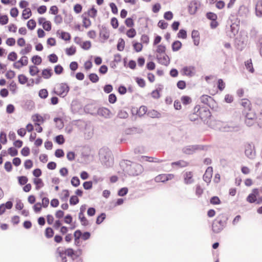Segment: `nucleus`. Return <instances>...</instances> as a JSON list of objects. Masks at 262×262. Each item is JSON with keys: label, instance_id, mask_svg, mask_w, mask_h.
<instances>
[{"label": "nucleus", "instance_id": "1", "mask_svg": "<svg viewBox=\"0 0 262 262\" xmlns=\"http://www.w3.org/2000/svg\"><path fill=\"white\" fill-rule=\"evenodd\" d=\"M99 159L101 163L106 167H111L114 164L112 151L107 148H102L99 152Z\"/></svg>", "mask_w": 262, "mask_h": 262}, {"label": "nucleus", "instance_id": "2", "mask_svg": "<svg viewBox=\"0 0 262 262\" xmlns=\"http://www.w3.org/2000/svg\"><path fill=\"white\" fill-rule=\"evenodd\" d=\"M227 220L228 217L226 214H220L212 223V229L213 232L215 233H220L226 226Z\"/></svg>", "mask_w": 262, "mask_h": 262}, {"label": "nucleus", "instance_id": "3", "mask_svg": "<svg viewBox=\"0 0 262 262\" xmlns=\"http://www.w3.org/2000/svg\"><path fill=\"white\" fill-rule=\"evenodd\" d=\"M219 129L223 132H237L241 130L240 125L233 122L223 123Z\"/></svg>", "mask_w": 262, "mask_h": 262}, {"label": "nucleus", "instance_id": "4", "mask_svg": "<svg viewBox=\"0 0 262 262\" xmlns=\"http://www.w3.org/2000/svg\"><path fill=\"white\" fill-rule=\"evenodd\" d=\"M70 88L66 83H61L56 85L52 93L56 94L61 97H64L69 93Z\"/></svg>", "mask_w": 262, "mask_h": 262}, {"label": "nucleus", "instance_id": "5", "mask_svg": "<svg viewBox=\"0 0 262 262\" xmlns=\"http://www.w3.org/2000/svg\"><path fill=\"white\" fill-rule=\"evenodd\" d=\"M249 112H247L245 110L243 112L245 115V123L248 126H251L253 125L256 120V117L255 113L249 111Z\"/></svg>", "mask_w": 262, "mask_h": 262}, {"label": "nucleus", "instance_id": "6", "mask_svg": "<svg viewBox=\"0 0 262 262\" xmlns=\"http://www.w3.org/2000/svg\"><path fill=\"white\" fill-rule=\"evenodd\" d=\"M204 147L200 145H193L186 146L183 148L182 151L183 153L187 155H191L194 153L197 150H203Z\"/></svg>", "mask_w": 262, "mask_h": 262}, {"label": "nucleus", "instance_id": "7", "mask_svg": "<svg viewBox=\"0 0 262 262\" xmlns=\"http://www.w3.org/2000/svg\"><path fill=\"white\" fill-rule=\"evenodd\" d=\"M245 155L250 159H254L256 156L255 146L252 143H248L245 146Z\"/></svg>", "mask_w": 262, "mask_h": 262}, {"label": "nucleus", "instance_id": "8", "mask_svg": "<svg viewBox=\"0 0 262 262\" xmlns=\"http://www.w3.org/2000/svg\"><path fill=\"white\" fill-rule=\"evenodd\" d=\"M142 166L140 164L134 163L130 165L128 173L130 176H138L142 171Z\"/></svg>", "mask_w": 262, "mask_h": 262}, {"label": "nucleus", "instance_id": "9", "mask_svg": "<svg viewBox=\"0 0 262 262\" xmlns=\"http://www.w3.org/2000/svg\"><path fill=\"white\" fill-rule=\"evenodd\" d=\"M248 14L249 10L248 8L244 5L241 6L237 13V19L239 20H243L248 16Z\"/></svg>", "mask_w": 262, "mask_h": 262}, {"label": "nucleus", "instance_id": "10", "mask_svg": "<svg viewBox=\"0 0 262 262\" xmlns=\"http://www.w3.org/2000/svg\"><path fill=\"white\" fill-rule=\"evenodd\" d=\"M157 59L158 60L159 62L161 64L167 66L169 64L170 58L168 57V56L166 54H164L163 55L161 54L157 55Z\"/></svg>", "mask_w": 262, "mask_h": 262}, {"label": "nucleus", "instance_id": "11", "mask_svg": "<svg viewBox=\"0 0 262 262\" xmlns=\"http://www.w3.org/2000/svg\"><path fill=\"white\" fill-rule=\"evenodd\" d=\"M213 168L212 167H208L204 174L203 175V180L207 183H209L212 176Z\"/></svg>", "mask_w": 262, "mask_h": 262}, {"label": "nucleus", "instance_id": "12", "mask_svg": "<svg viewBox=\"0 0 262 262\" xmlns=\"http://www.w3.org/2000/svg\"><path fill=\"white\" fill-rule=\"evenodd\" d=\"M173 176L171 174H159L155 178V181L156 182H165L170 179H171Z\"/></svg>", "mask_w": 262, "mask_h": 262}, {"label": "nucleus", "instance_id": "13", "mask_svg": "<svg viewBox=\"0 0 262 262\" xmlns=\"http://www.w3.org/2000/svg\"><path fill=\"white\" fill-rule=\"evenodd\" d=\"M98 114L99 116L104 117L105 118H110L112 114L110 110L105 107L100 108L98 110Z\"/></svg>", "mask_w": 262, "mask_h": 262}, {"label": "nucleus", "instance_id": "14", "mask_svg": "<svg viewBox=\"0 0 262 262\" xmlns=\"http://www.w3.org/2000/svg\"><path fill=\"white\" fill-rule=\"evenodd\" d=\"M201 101L202 103L208 105L210 106L211 103L214 101L213 99L208 95H202L200 98Z\"/></svg>", "mask_w": 262, "mask_h": 262}, {"label": "nucleus", "instance_id": "15", "mask_svg": "<svg viewBox=\"0 0 262 262\" xmlns=\"http://www.w3.org/2000/svg\"><path fill=\"white\" fill-rule=\"evenodd\" d=\"M99 35L101 37L103 38L104 40H106L110 36V32L105 26H102L100 29Z\"/></svg>", "mask_w": 262, "mask_h": 262}, {"label": "nucleus", "instance_id": "16", "mask_svg": "<svg viewBox=\"0 0 262 262\" xmlns=\"http://www.w3.org/2000/svg\"><path fill=\"white\" fill-rule=\"evenodd\" d=\"M192 173L190 171L186 172L184 175V183L186 184H190L193 183L194 180L192 179Z\"/></svg>", "mask_w": 262, "mask_h": 262}, {"label": "nucleus", "instance_id": "17", "mask_svg": "<svg viewBox=\"0 0 262 262\" xmlns=\"http://www.w3.org/2000/svg\"><path fill=\"white\" fill-rule=\"evenodd\" d=\"M191 37L194 45L198 46L200 43V34L198 31L193 30L191 32Z\"/></svg>", "mask_w": 262, "mask_h": 262}, {"label": "nucleus", "instance_id": "18", "mask_svg": "<svg viewBox=\"0 0 262 262\" xmlns=\"http://www.w3.org/2000/svg\"><path fill=\"white\" fill-rule=\"evenodd\" d=\"M198 9V4L196 1H192L188 7V11L190 14H194Z\"/></svg>", "mask_w": 262, "mask_h": 262}, {"label": "nucleus", "instance_id": "19", "mask_svg": "<svg viewBox=\"0 0 262 262\" xmlns=\"http://www.w3.org/2000/svg\"><path fill=\"white\" fill-rule=\"evenodd\" d=\"M256 15L257 16H262V0L258 1L255 6Z\"/></svg>", "mask_w": 262, "mask_h": 262}, {"label": "nucleus", "instance_id": "20", "mask_svg": "<svg viewBox=\"0 0 262 262\" xmlns=\"http://www.w3.org/2000/svg\"><path fill=\"white\" fill-rule=\"evenodd\" d=\"M143 132V129L141 128H138L137 127H132L128 128L126 130V133L127 134H140Z\"/></svg>", "mask_w": 262, "mask_h": 262}, {"label": "nucleus", "instance_id": "21", "mask_svg": "<svg viewBox=\"0 0 262 262\" xmlns=\"http://www.w3.org/2000/svg\"><path fill=\"white\" fill-rule=\"evenodd\" d=\"M56 252L58 253L59 256L61 257V262H67V258L66 256V255L64 252V250H63L62 248L59 247L57 249Z\"/></svg>", "mask_w": 262, "mask_h": 262}, {"label": "nucleus", "instance_id": "22", "mask_svg": "<svg viewBox=\"0 0 262 262\" xmlns=\"http://www.w3.org/2000/svg\"><path fill=\"white\" fill-rule=\"evenodd\" d=\"M194 70L193 67H185L183 69V72L184 74L188 76H192L194 75V73L192 71Z\"/></svg>", "mask_w": 262, "mask_h": 262}, {"label": "nucleus", "instance_id": "23", "mask_svg": "<svg viewBox=\"0 0 262 262\" xmlns=\"http://www.w3.org/2000/svg\"><path fill=\"white\" fill-rule=\"evenodd\" d=\"M42 76L45 79H49L50 78L53 73L52 72V69H46L42 71Z\"/></svg>", "mask_w": 262, "mask_h": 262}, {"label": "nucleus", "instance_id": "24", "mask_svg": "<svg viewBox=\"0 0 262 262\" xmlns=\"http://www.w3.org/2000/svg\"><path fill=\"white\" fill-rule=\"evenodd\" d=\"M33 182L36 185L35 189L36 190H39L44 185L41 179L34 178L33 180Z\"/></svg>", "mask_w": 262, "mask_h": 262}, {"label": "nucleus", "instance_id": "25", "mask_svg": "<svg viewBox=\"0 0 262 262\" xmlns=\"http://www.w3.org/2000/svg\"><path fill=\"white\" fill-rule=\"evenodd\" d=\"M182 47V43L177 40L174 41L172 44V50L173 51L176 52L179 51Z\"/></svg>", "mask_w": 262, "mask_h": 262}, {"label": "nucleus", "instance_id": "26", "mask_svg": "<svg viewBox=\"0 0 262 262\" xmlns=\"http://www.w3.org/2000/svg\"><path fill=\"white\" fill-rule=\"evenodd\" d=\"M79 219L80 220L82 225L86 226L88 225L89 222L87 219L85 217L84 215V213H79L78 215Z\"/></svg>", "mask_w": 262, "mask_h": 262}, {"label": "nucleus", "instance_id": "27", "mask_svg": "<svg viewBox=\"0 0 262 262\" xmlns=\"http://www.w3.org/2000/svg\"><path fill=\"white\" fill-rule=\"evenodd\" d=\"M124 46L125 41L124 39L121 38H119L117 46V50L120 51H122L124 50Z\"/></svg>", "mask_w": 262, "mask_h": 262}, {"label": "nucleus", "instance_id": "28", "mask_svg": "<svg viewBox=\"0 0 262 262\" xmlns=\"http://www.w3.org/2000/svg\"><path fill=\"white\" fill-rule=\"evenodd\" d=\"M39 72L38 68L35 66H31L29 68V73L31 76H35Z\"/></svg>", "mask_w": 262, "mask_h": 262}, {"label": "nucleus", "instance_id": "29", "mask_svg": "<svg viewBox=\"0 0 262 262\" xmlns=\"http://www.w3.org/2000/svg\"><path fill=\"white\" fill-rule=\"evenodd\" d=\"M31 15V11L29 8L25 9L22 13V16L25 19H28Z\"/></svg>", "mask_w": 262, "mask_h": 262}, {"label": "nucleus", "instance_id": "30", "mask_svg": "<svg viewBox=\"0 0 262 262\" xmlns=\"http://www.w3.org/2000/svg\"><path fill=\"white\" fill-rule=\"evenodd\" d=\"M171 165H177L180 167H184L188 165V163L185 161L183 160H180L179 161L172 162L171 163Z\"/></svg>", "mask_w": 262, "mask_h": 262}, {"label": "nucleus", "instance_id": "31", "mask_svg": "<svg viewBox=\"0 0 262 262\" xmlns=\"http://www.w3.org/2000/svg\"><path fill=\"white\" fill-rule=\"evenodd\" d=\"M235 43L236 48L239 50H242L246 45L244 41H241L237 38L235 39Z\"/></svg>", "mask_w": 262, "mask_h": 262}, {"label": "nucleus", "instance_id": "32", "mask_svg": "<svg viewBox=\"0 0 262 262\" xmlns=\"http://www.w3.org/2000/svg\"><path fill=\"white\" fill-rule=\"evenodd\" d=\"M70 193L68 190L65 189L62 191L61 196H60L61 200L63 202H67Z\"/></svg>", "mask_w": 262, "mask_h": 262}, {"label": "nucleus", "instance_id": "33", "mask_svg": "<svg viewBox=\"0 0 262 262\" xmlns=\"http://www.w3.org/2000/svg\"><path fill=\"white\" fill-rule=\"evenodd\" d=\"M147 107L145 106H141L137 112V114L140 116H143L147 112Z\"/></svg>", "mask_w": 262, "mask_h": 262}, {"label": "nucleus", "instance_id": "34", "mask_svg": "<svg viewBox=\"0 0 262 262\" xmlns=\"http://www.w3.org/2000/svg\"><path fill=\"white\" fill-rule=\"evenodd\" d=\"M32 61L34 64L39 65L41 63L42 59L39 56L35 55L32 57Z\"/></svg>", "mask_w": 262, "mask_h": 262}, {"label": "nucleus", "instance_id": "35", "mask_svg": "<svg viewBox=\"0 0 262 262\" xmlns=\"http://www.w3.org/2000/svg\"><path fill=\"white\" fill-rule=\"evenodd\" d=\"M82 17L83 18L82 23L83 26L86 28H89L91 25V20H90L89 18H88L85 16H84L83 15L82 16Z\"/></svg>", "mask_w": 262, "mask_h": 262}, {"label": "nucleus", "instance_id": "36", "mask_svg": "<svg viewBox=\"0 0 262 262\" xmlns=\"http://www.w3.org/2000/svg\"><path fill=\"white\" fill-rule=\"evenodd\" d=\"M53 235L54 231L51 228L48 227L46 228L45 231V235L47 238H51L53 237Z\"/></svg>", "mask_w": 262, "mask_h": 262}, {"label": "nucleus", "instance_id": "37", "mask_svg": "<svg viewBox=\"0 0 262 262\" xmlns=\"http://www.w3.org/2000/svg\"><path fill=\"white\" fill-rule=\"evenodd\" d=\"M36 23L34 19L29 20L27 24V27L31 30L34 29V28L36 27Z\"/></svg>", "mask_w": 262, "mask_h": 262}, {"label": "nucleus", "instance_id": "38", "mask_svg": "<svg viewBox=\"0 0 262 262\" xmlns=\"http://www.w3.org/2000/svg\"><path fill=\"white\" fill-rule=\"evenodd\" d=\"M32 50V46L30 44H27V47L20 51V54L25 55L29 53Z\"/></svg>", "mask_w": 262, "mask_h": 262}, {"label": "nucleus", "instance_id": "39", "mask_svg": "<svg viewBox=\"0 0 262 262\" xmlns=\"http://www.w3.org/2000/svg\"><path fill=\"white\" fill-rule=\"evenodd\" d=\"M90 80L93 83H96L99 81V77L96 74L91 73L89 75Z\"/></svg>", "mask_w": 262, "mask_h": 262}, {"label": "nucleus", "instance_id": "40", "mask_svg": "<svg viewBox=\"0 0 262 262\" xmlns=\"http://www.w3.org/2000/svg\"><path fill=\"white\" fill-rule=\"evenodd\" d=\"M71 182V184L74 187H78L80 185V180L77 177H73Z\"/></svg>", "mask_w": 262, "mask_h": 262}, {"label": "nucleus", "instance_id": "41", "mask_svg": "<svg viewBox=\"0 0 262 262\" xmlns=\"http://www.w3.org/2000/svg\"><path fill=\"white\" fill-rule=\"evenodd\" d=\"M48 96V92L46 89H41L39 92V96L41 98L46 99Z\"/></svg>", "mask_w": 262, "mask_h": 262}, {"label": "nucleus", "instance_id": "42", "mask_svg": "<svg viewBox=\"0 0 262 262\" xmlns=\"http://www.w3.org/2000/svg\"><path fill=\"white\" fill-rule=\"evenodd\" d=\"M238 31V28L237 25L236 24H232L230 26V31L231 32L232 35L235 36L237 33Z\"/></svg>", "mask_w": 262, "mask_h": 262}, {"label": "nucleus", "instance_id": "43", "mask_svg": "<svg viewBox=\"0 0 262 262\" xmlns=\"http://www.w3.org/2000/svg\"><path fill=\"white\" fill-rule=\"evenodd\" d=\"M97 13V10L94 7H92L91 9H90L88 12V15L92 18H94L96 17Z\"/></svg>", "mask_w": 262, "mask_h": 262}, {"label": "nucleus", "instance_id": "44", "mask_svg": "<svg viewBox=\"0 0 262 262\" xmlns=\"http://www.w3.org/2000/svg\"><path fill=\"white\" fill-rule=\"evenodd\" d=\"M18 78L19 82L22 84H25L28 81V78L23 74L19 75Z\"/></svg>", "mask_w": 262, "mask_h": 262}, {"label": "nucleus", "instance_id": "45", "mask_svg": "<svg viewBox=\"0 0 262 262\" xmlns=\"http://www.w3.org/2000/svg\"><path fill=\"white\" fill-rule=\"evenodd\" d=\"M8 154L12 157H14L17 155L18 151L14 147H10L8 149Z\"/></svg>", "mask_w": 262, "mask_h": 262}, {"label": "nucleus", "instance_id": "46", "mask_svg": "<svg viewBox=\"0 0 262 262\" xmlns=\"http://www.w3.org/2000/svg\"><path fill=\"white\" fill-rule=\"evenodd\" d=\"M43 28L47 31H49L51 30V23L50 21H45L42 24Z\"/></svg>", "mask_w": 262, "mask_h": 262}, {"label": "nucleus", "instance_id": "47", "mask_svg": "<svg viewBox=\"0 0 262 262\" xmlns=\"http://www.w3.org/2000/svg\"><path fill=\"white\" fill-rule=\"evenodd\" d=\"M126 35L129 38H133L136 35V31L134 28H131L127 31Z\"/></svg>", "mask_w": 262, "mask_h": 262}, {"label": "nucleus", "instance_id": "48", "mask_svg": "<svg viewBox=\"0 0 262 262\" xmlns=\"http://www.w3.org/2000/svg\"><path fill=\"white\" fill-rule=\"evenodd\" d=\"M79 202V199L76 195H72L70 199V204L72 205H75Z\"/></svg>", "mask_w": 262, "mask_h": 262}, {"label": "nucleus", "instance_id": "49", "mask_svg": "<svg viewBox=\"0 0 262 262\" xmlns=\"http://www.w3.org/2000/svg\"><path fill=\"white\" fill-rule=\"evenodd\" d=\"M55 141L58 144H62L64 143L65 140L64 139V137L62 135H58L55 137Z\"/></svg>", "mask_w": 262, "mask_h": 262}, {"label": "nucleus", "instance_id": "50", "mask_svg": "<svg viewBox=\"0 0 262 262\" xmlns=\"http://www.w3.org/2000/svg\"><path fill=\"white\" fill-rule=\"evenodd\" d=\"M17 61L22 66H26L28 63V57L26 56H24Z\"/></svg>", "mask_w": 262, "mask_h": 262}, {"label": "nucleus", "instance_id": "51", "mask_svg": "<svg viewBox=\"0 0 262 262\" xmlns=\"http://www.w3.org/2000/svg\"><path fill=\"white\" fill-rule=\"evenodd\" d=\"M168 25V23L163 20H160L158 23V26L162 29H165Z\"/></svg>", "mask_w": 262, "mask_h": 262}, {"label": "nucleus", "instance_id": "52", "mask_svg": "<svg viewBox=\"0 0 262 262\" xmlns=\"http://www.w3.org/2000/svg\"><path fill=\"white\" fill-rule=\"evenodd\" d=\"M210 202L213 205H218L221 203V201L219 197L214 196L210 199Z\"/></svg>", "mask_w": 262, "mask_h": 262}, {"label": "nucleus", "instance_id": "53", "mask_svg": "<svg viewBox=\"0 0 262 262\" xmlns=\"http://www.w3.org/2000/svg\"><path fill=\"white\" fill-rule=\"evenodd\" d=\"M76 48L74 47H71L69 48L66 49V54L69 56L74 55L76 53Z\"/></svg>", "mask_w": 262, "mask_h": 262}, {"label": "nucleus", "instance_id": "54", "mask_svg": "<svg viewBox=\"0 0 262 262\" xmlns=\"http://www.w3.org/2000/svg\"><path fill=\"white\" fill-rule=\"evenodd\" d=\"M17 57V54L15 52H12L8 56V59L14 61L16 60Z\"/></svg>", "mask_w": 262, "mask_h": 262}, {"label": "nucleus", "instance_id": "55", "mask_svg": "<svg viewBox=\"0 0 262 262\" xmlns=\"http://www.w3.org/2000/svg\"><path fill=\"white\" fill-rule=\"evenodd\" d=\"M178 37L183 39H185L187 37V32L185 30L181 29L178 33Z\"/></svg>", "mask_w": 262, "mask_h": 262}, {"label": "nucleus", "instance_id": "56", "mask_svg": "<svg viewBox=\"0 0 262 262\" xmlns=\"http://www.w3.org/2000/svg\"><path fill=\"white\" fill-rule=\"evenodd\" d=\"M206 17L208 19L213 21L216 20L217 18V15L212 12H208L206 14Z\"/></svg>", "mask_w": 262, "mask_h": 262}, {"label": "nucleus", "instance_id": "57", "mask_svg": "<svg viewBox=\"0 0 262 262\" xmlns=\"http://www.w3.org/2000/svg\"><path fill=\"white\" fill-rule=\"evenodd\" d=\"M165 50H166L165 46L163 45H160L157 47L156 51L157 53H159L160 55L161 54L165 53Z\"/></svg>", "mask_w": 262, "mask_h": 262}, {"label": "nucleus", "instance_id": "58", "mask_svg": "<svg viewBox=\"0 0 262 262\" xmlns=\"http://www.w3.org/2000/svg\"><path fill=\"white\" fill-rule=\"evenodd\" d=\"M49 60L52 63H56L58 60V57L55 54H51L49 56Z\"/></svg>", "mask_w": 262, "mask_h": 262}, {"label": "nucleus", "instance_id": "59", "mask_svg": "<svg viewBox=\"0 0 262 262\" xmlns=\"http://www.w3.org/2000/svg\"><path fill=\"white\" fill-rule=\"evenodd\" d=\"M28 178L26 176H21L18 177V182L20 185H24L28 182Z\"/></svg>", "mask_w": 262, "mask_h": 262}, {"label": "nucleus", "instance_id": "60", "mask_svg": "<svg viewBox=\"0 0 262 262\" xmlns=\"http://www.w3.org/2000/svg\"><path fill=\"white\" fill-rule=\"evenodd\" d=\"M54 121L57 124V126L58 128H61L63 126V124L62 120L59 118H55Z\"/></svg>", "mask_w": 262, "mask_h": 262}, {"label": "nucleus", "instance_id": "61", "mask_svg": "<svg viewBox=\"0 0 262 262\" xmlns=\"http://www.w3.org/2000/svg\"><path fill=\"white\" fill-rule=\"evenodd\" d=\"M105 219V214L104 213H102L99 216H98L96 220V224H101L103 220Z\"/></svg>", "mask_w": 262, "mask_h": 262}, {"label": "nucleus", "instance_id": "62", "mask_svg": "<svg viewBox=\"0 0 262 262\" xmlns=\"http://www.w3.org/2000/svg\"><path fill=\"white\" fill-rule=\"evenodd\" d=\"M225 87V83L222 79H220L217 81V88L220 91H223Z\"/></svg>", "mask_w": 262, "mask_h": 262}, {"label": "nucleus", "instance_id": "63", "mask_svg": "<svg viewBox=\"0 0 262 262\" xmlns=\"http://www.w3.org/2000/svg\"><path fill=\"white\" fill-rule=\"evenodd\" d=\"M134 49L137 52H139L142 50V45L141 43L135 42L133 44Z\"/></svg>", "mask_w": 262, "mask_h": 262}, {"label": "nucleus", "instance_id": "64", "mask_svg": "<svg viewBox=\"0 0 262 262\" xmlns=\"http://www.w3.org/2000/svg\"><path fill=\"white\" fill-rule=\"evenodd\" d=\"M128 115L125 111H120L118 114V117L120 118L125 119L127 118Z\"/></svg>", "mask_w": 262, "mask_h": 262}]
</instances>
